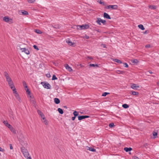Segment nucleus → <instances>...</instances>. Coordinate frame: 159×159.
I'll return each mask as SVG.
<instances>
[{
  "label": "nucleus",
  "instance_id": "f03ea898",
  "mask_svg": "<svg viewBox=\"0 0 159 159\" xmlns=\"http://www.w3.org/2000/svg\"><path fill=\"white\" fill-rule=\"evenodd\" d=\"M21 150L24 157L27 159H31V158L29 155V154L27 150L24 147L21 148Z\"/></svg>",
  "mask_w": 159,
  "mask_h": 159
},
{
  "label": "nucleus",
  "instance_id": "79ce46f5",
  "mask_svg": "<svg viewBox=\"0 0 159 159\" xmlns=\"http://www.w3.org/2000/svg\"><path fill=\"white\" fill-rule=\"evenodd\" d=\"M33 46L34 48L35 49H36L38 51L39 50V48H38L37 46H36V45H34Z\"/></svg>",
  "mask_w": 159,
  "mask_h": 159
},
{
  "label": "nucleus",
  "instance_id": "1a4fd4ad",
  "mask_svg": "<svg viewBox=\"0 0 159 159\" xmlns=\"http://www.w3.org/2000/svg\"><path fill=\"white\" fill-rule=\"evenodd\" d=\"M106 8L110 10H116L118 8V6L117 5H109L106 7Z\"/></svg>",
  "mask_w": 159,
  "mask_h": 159
},
{
  "label": "nucleus",
  "instance_id": "ddd939ff",
  "mask_svg": "<svg viewBox=\"0 0 159 159\" xmlns=\"http://www.w3.org/2000/svg\"><path fill=\"white\" fill-rule=\"evenodd\" d=\"M89 117V116H78V119L79 120H80L83 119H84L86 118H88Z\"/></svg>",
  "mask_w": 159,
  "mask_h": 159
},
{
  "label": "nucleus",
  "instance_id": "13d9d810",
  "mask_svg": "<svg viewBox=\"0 0 159 159\" xmlns=\"http://www.w3.org/2000/svg\"><path fill=\"white\" fill-rule=\"evenodd\" d=\"M157 84H159V82L157 83Z\"/></svg>",
  "mask_w": 159,
  "mask_h": 159
},
{
  "label": "nucleus",
  "instance_id": "4be33fe9",
  "mask_svg": "<svg viewBox=\"0 0 159 159\" xmlns=\"http://www.w3.org/2000/svg\"><path fill=\"white\" fill-rule=\"evenodd\" d=\"M131 94L134 96H138L139 95V93L134 91H132L130 93Z\"/></svg>",
  "mask_w": 159,
  "mask_h": 159
},
{
  "label": "nucleus",
  "instance_id": "c756f323",
  "mask_svg": "<svg viewBox=\"0 0 159 159\" xmlns=\"http://www.w3.org/2000/svg\"><path fill=\"white\" fill-rule=\"evenodd\" d=\"M113 61L118 63L120 64L122 63V62L120 60L117 59H114L113 60Z\"/></svg>",
  "mask_w": 159,
  "mask_h": 159
},
{
  "label": "nucleus",
  "instance_id": "58836bf2",
  "mask_svg": "<svg viewBox=\"0 0 159 159\" xmlns=\"http://www.w3.org/2000/svg\"><path fill=\"white\" fill-rule=\"evenodd\" d=\"M109 93H107V92H105L102 93V96L105 97L106 96L107 94H109Z\"/></svg>",
  "mask_w": 159,
  "mask_h": 159
},
{
  "label": "nucleus",
  "instance_id": "37998d69",
  "mask_svg": "<svg viewBox=\"0 0 159 159\" xmlns=\"http://www.w3.org/2000/svg\"><path fill=\"white\" fill-rule=\"evenodd\" d=\"M114 126V124L113 123H111L109 125V126L111 127H112Z\"/></svg>",
  "mask_w": 159,
  "mask_h": 159
},
{
  "label": "nucleus",
  "instance_id": "20e7f679",
  "mask_svg": "<svg viewBox=\"0 0 159 159\" xmlns=\"http://www.w3.org/2000/svg\"><path fill=\"white\" fill-rule=\"evenodd\" d=\"M77 27L78 30H80L87 29L89 27V26L88 25L84 24L82 25H78Z\"/></svg>",
  "mask_w": 159,
  "mask_h": 159
},
{
  "label": "nucleus",
  "instance_id": "3c124183",
  "mask_svg": "<svg viewBox=\"0 0 159 159\" xmlns=\"http://www.w3.org/2000/svg\"><path fill=\"white\" fill-rule=\"evenodd\" d=\"M150 47V45H147L145 46L146 48H149Z\"/></svg>",
  "mask_w": 159,
  "mask_h": 159
},
{
  "label": "nucleus",
  "instance_id": "ea45409f",
  "mask_svg": "<svg viewBox=\"0 0 159 159\" xmlns=\"http://www.w3.org/2000/svg\"><path fill=\"white\" fill-rule=\"evenodd\" d=\"M57 79V78L56 76L55 75H53L52 77V80H54Z\"/></svg>",
  "mask_w": 159,
  "mask_h": 159
},
{
  "label": "nucleus",
  "instance_id": "bb28decb",
  "mask_svg": "<svg viewBox=\"0 0 159 159\" xmlns=\"http://www.w3.org/2000/svg\"><path fill=\"white\" fill-rule=\"evenodd\" d=\"M149 8L151 9H156L157 8V7L153 5H150L149 6Z\"/></svg>",
  "mask_w": 159,
  "mask_h": 159
},
{
  "label": "nucleus",
  "instance_id": "39448f33",
  "mask_svg": "<svg viewBox=\"0 0 159 159\" xmlns=\"http://www.w3.org/2000/svg\"><path fill=\"white\" fill-rule=\"evenodd\" d=\"M13 93L14 94V96H15L16 99L19 102H21L20 98L18 94L17 93L16 88H14L13 89H12Z\"/></svg>",
  "mask_w": 159,
  "mask_h": 159
},
{
  "label": "nucleus",
  "instance_id": "2eb2a0df",
  "mask_svg": "<svg viewBox=\"0 0 159 159\" xmlns=\"http://www.w3.org/2000/svg\"><path fill=\"white\" fill-rule=\"evenodd\" d=\"M19 13L20 15H26L28 14V13L27 11H25L21 10L19 11Z\"/></svg>",
  "mask_w": 159,
  "mask_h": 159
},
{
  "label": "nucleus",
  "instance_id": "c85d7f7f",
  "mask_svg": "<svg viewBox=\"0 0 159 159\" xmlns=\"http://www.w3.org/2000/svg\"><path fill=\"white\" fill-rule=\"evenodd\" d=\"M116 72L118 74H123L124 73V71L119 70H116Z\"/></svg>",
  "mask_w": 159,
  "mask_h": 159
},
{
  "label": "nucleus",
  "instance_id": "473e14b6",
  "mask_svg": "<svg viewBox=\"0 0 159 159\" xmlns=\"http://www.w3.org/2000/svg\"><path fill=\"white\" fill-rule=\"evenodd\" d=\"M122 107L124 108H127L129 107V106H128V105L126 104H125L122 105Z\"/></svg>",
  "mask_w": 159,
  "mask_h": 159
},
{
  "label": "nucleus",
  "instance_id": "5fc2aeb1",
  "mask_svg": "<svg viewBox=\"0 0 159 159\" xmlns=\"http://www.w3.org/2000/svg\"><path fill=\"white\" fill-rule=\"evenodd\" d=\"M149 72L150 74H152V72L151 71H150V70L149 71Z\"/></svg>",
  "mask_w": 159,
  "mask_h": 159
},
{
  "label": "nucleus",
  "instance_id": "8fccbe9b",
  "mask_svg": "<svg viewBox=\"0 0 159 159\" xmlns=\"http://www.w3.org/2000/svg\"><path fill=\"white\" fill-rule=\"evenodd\" d=\"M10 149H13V147L11 145V144H10Z\"/></svg>",
  "mask_w": 159,
  "mask_h": 159
},
{
  "label": "nucleus",
  "instance_id": "7c9ffc66",
  "mask_svg": "<svg viewBox=\"0 0 159 159\" xmlns=\"http://www.w3.org/2000/svg\"><path fill=\"white\" fill-rule=\"evenodd\" d=\"M57 111H58V112L61 114H63V110L60 108H58Z\"/></svg>",
  "mask_w": 159,
  "mask_h": 159
},
{
  "label": "nucleus",
  "instance_id": "9b49d317",
  "mask_svg": "<svg viewBox=\"0 0 159 159\" xmlns=\"http://www.w3.org/2000/svg\"><path fill=\"white\" fill-rule=\"evenodd\" d=\"M131 88L134 90H139V89L140 88V86L135 84H132L131 85Z\"/></svg>",
  "mask_w": 159,
  "mask_h": 159
},
{
  "label": "nucleus",
  "instance_id": "49530a36",
  "mask_svg": "<svg viewBox=\"0 0 159 159\" xmlns=\"http://www.w3.org/2000/svg\"><path fill=\"white\" fill-rule=\"evenodd\" d=\"M133 159H139L138 157L136 156H134L133 157Z\"/></svg>",
  "mask_w": 159,
  "mask_h": 159
},
{
  "label": "nucleus",
  "instance_id": "f3484780",
  "mask_svg": "<svg viewBox=\"0 0 159 159\" xmlns=\"http://www.w3.org/2000/svg\"><path fill=\"white\" fill-rule=\"evenodd\" d=\"M10 130L11 132L13 134H16V131L15 129L13 128L11 125L8 128Z\"/></svg>",
  "mask_w": 159,
  "mask_h": 159
},
{
  "label": "nucleus",
  "instance_id": "de8ad7c7",
  "mask_svg": "<svg viewBox=\"0 0 159 159\" xmlns=\"http://www.w3.org/2000/svg\"><path fill=\"white\" fill-rule=\"evenodd\" d=\"M148 30L145 31L144 32H143V34H146L148 33Z\"/></svg>",
  "mask_w": 159,
  "mask_h": 159
},
{
  "label": "nucleus",
  "instance_id": "2f4dec72",
  "mask_svg": "<svg viewBox=\"0 0 159 159\" xmlns=\"http://www.w3.org/2000/svg\"><path fill=\"white\" fill-rule=\"evenodd\" d=\"M34 31L35 33L38 34H41L42 33V32L39 30H35Z\"/></svg>",
  "mask_w": 159,
  "mask_h": 159
},
{
  "label": "nucleus",
  "instance_id": "a211bd4d",
  "mask_svg": "<svg viewBox=\"0 0 159 159\" xmlns=\"http://www.w3.org/2000/svg\"><path fill=\"white\" fill-rule=\"evenodd\" d=\"M131 61L134 65H136L139 62V61L136 59L131 60Z\"/></svg>",
  "mask_w": 159,
  "mask_h": 159
},
{
  "label": "nucleus",
  "instance_id": "c03bdc74",
  "mask_svg": "<svg viewBox=\"0 0 159 159\" xmlns=\"http://www.w3.org/2000/svg\"><path fill=\"white\" fill-rule=\"evenodd\" d=\"M123 64L125 65V67H128V65L126 63H124Z\"/></svg>",
  "mask_w": 159,
  "mask_h": 159
},
{
  "label": "nucleus",
  "instance_id": "6ab92c4d",
  "mask_svg": "<svg viewBox=\"0 0 159 159\" xmlns=\"http://www.w3.org/2000/svg\"><path fill=\"white\" fill-rule=\"evenodd\" d=\"M103 17L105 18H106L107 19H110L111 17L110 16L106 13H104L103 14Z\"/></svg>",
  "mask_w": 159,
  "mask_h": 159
},
{
  "label": "nucleus",
  "instance_id": "4c0bfd02",
  "mask_svg": "<svg viewBox=\"0 0 159 159\" xmlns=\"http://www.w3.org/2000/svg\"><path fill=\"white\" fill-rule=\"evenodd\" d=\"M82 38H85V39H89V37L86 35V34H85L84 36H83V37H82Z\"/></svg>",
  "mask_w": 159,
  "mask_h": 159
},
{
  "label": "nucleus",
  "instance_id": "aec40b11",
  "mask_svg": "<svg viewBox=\"0 0 159 159\" xmlns=\"http://www.w3.org/2000/svg\"><path fill=\"white\" fill-rule=\"evenodd\" d=\"M38 113L41 118L45 116L43 114L40 110H38Z\"/></svg>",
  "mask_w": 159,
  "mask_h": 159
},
{
  "label": "nucleus",
  "instance_id": "f257e3e1",
  "mask_svg": "<svg viewBox=\"0 0 159 159\" xmlns=\"http://www.w3.org/2000/svg\"><path fill=\"white\" fill-rule=\"evenodd\" d=\"M4 74L6 78V81L10 88L12 89L15 88L14 83L9 74L7 72L5 71L4 73Z\"/></svg>",
  "mask_w": 159,
  "mask_h": 159
},
{
  "label": "nucleus",
  "instance_id": "864d4df0",
  "mask_svg": "<svg viewBox=\"0 0 159 159\" xmlns=\"http://www.w3.org/2000/svg\"><path fill=\"white\" fill-rule=\"evenodd\" d=\"M47 76L48 77H49L50 76V74H48L47 75Z\"/></svg>",
  "mask_w": 159,
  "mask_h": 159
},
{
  "label": "nucleus",
  "instance_id": "09e8293b",
  "mask_svg": "<svg viewBox=\"0 0 159 159\" xmlns=\"http://www.w3.org/2000/svg\"><path fill=\"white\" fill-rule=\"evenodd\" d=\"M75 116H74V117H72L71 119H72V120H75Z\"/></svg>",
  "mask_w": 159,
  "mask_h": 159
},
{
  "label": "nucleus",
  "instance_id": "412c9836",
  "mask_svg": "<svg viewBox=\"0 0 159 159\" xmlns=\"http://www.w3.org/2000/svg\"><path fill=\"white\" fill-rule=\"evenodd\" d=\"M86 149L87 150H89L92 151V152H96L95 149L93 148H92L89 147L88 146H87L86 147Z\"/></svg>",
  "mask_w": 159,
  "mask_h": 159
},
{
  "label": "nucleus",
  "instance_id": "f704fd0d",
  "mask_svg": "<svg viewBox=\"0 0 159 159\" xmlns=\"http://www.w3.org/2000/svg\"><path fill=\"white\" fill-rule=\"evenodd\" d=\"M89 66H92V67H98V65L97 64H90L89 65Z\"/></svg>",
  "mask_w": 159,
  "mask_h": 159
},
{
  "label": "nucleus",
  "instance_id": "a19ab883",
  "mask_svg": "<svg viewBox=\"0 0 159 159\" xmlns=\"http://www.w3.org/2000/svg\"><path fill=\"white\" fill-rule=\"evenodd\" d=\"M98 2L100 4H102V5H104V2H102L101 0H98Z\"/></svg>",
  "mask_w": 159,
  "mask_h": 159
},
{
  "label": "nucleus",
  "instance_id": "cd10ccee",
  "mask_svg": "<svg viewBox=\"0 0 159 159\" xmlns=\"http://www.w3.org/2000/svg\"><path fill=\"white\" fill-rule=\"evenodd\" d=\"M138 27L142 30H144L145 29L143 25H138Z\"/></svg>",
  "mask_w": 159,
  "mask_h": 159
},
{
  "label": "nucleus",
  "instance_id": "9d476101",
  "mask_svg": "<svg viewBox=\"0 0 159 159\" xmlns=\"http://www.w3.org/2000/svg\"><path fill=\"white\" fill-rule=\"evenodd\" d=\"M41 84H43V85L44 88L48 89H50L51 85L49 84L42 82L41 83Z\"/></svg>",
  "mask_w": 159,
  "mask_h": 159
},
{
  "label": "nucleus",
  "instance_id": "5701e85b",
  "mask_svg": "<svg viewBox=\"0 0 159 159\" xmlns=\"http://www.w3.org/2000/svg\"><path fill=\"white\" fill-rule=\"evenodd\" d=\"M54 102L56 104H58L60 103V100L57 98H55L54 99Z\"/></svg>",
  "mask_w": 159,
  "mask_h": 159
},
{
  "label": "nucleus",
  "instance_id": "393cba45",
  "mask_svg": "<svg viewBox=\"0 0 159 159\" xmlns=\"http://www.w3.org/2000/svg\"><path fill=\"white\" fill-rule=\"evenodd\" d=\"M124 150L126 152H128V151H130L132 150V148H124Z\"/></svg>",
  "mask_w": 159,
  "mask_h": 159
},
{
  "label": "nucleus",
  "instance_id": "a18cd8bd",
  "mask_svg": "<svg viewBox=\"0 0 159 159\" xmlns=\"http://www.w3.org/2000/svg\"><path fill=\"white\" fill-rule=\"evenodd\" d=\"M153 135L154 136H156L157 135V133L156 132H154L153 133Z\"/></svg>",
  "mask_w": 159,
  "mask_h": 159
},
{
  "label": "nucleus",
  "instance_id": "f8f14e48",
  "mask_svg": "<svg viewBox=\"0 0 159 159\" xmlns=\"http://www.w3.org/2000/svg\"><path fill=\"white\" fill-rule=\"evenodd\" d=\"M66 42L68 45L70 46H74L75 45V43H74L71 42L69 39L66 40Z\"/></svg>",
  "mask_w": 159,
  "mask_h": 159
},
{
  "label": "nucleus",
  "instance_id": "603ef678",
  "mask_svg": "<svg viewBox=\"0 0 159 159\" xmlns=\"http://www.w3.org/2000/svg\"><path fill=\"white\" fill-rule=\"evenodd\" d=\"M102 46L103 47V48H104L106 47V45L105 44H102Z\"/></svg>",
  "mask_w": 159,
  "mask_h": 159
},
{
  "label": "nucleus",
  "instance_id": "4d7b16f0",
  "mask_svg": "<svg viewBox=\"0 0 159 159\" xmlns=\"http://www.w3.org/2000/svg\"><path fill=\"white\" fill-rule=\"evenodd\" d=\"M2 148L0 147V151H2Z\"/></svg>",
  "mask_w": 159,
  "mask_h": 159
},
{
  "label": "nucleus",
  "instance_id": "b1692460",
  "mask_svg": "<svg viewBox=\"0 0 159 159\" xmlns=\"http://www.w3.org/2000/svg\"><path fill=\"white\" fill-rule=\"evenodd\" d=\"M3 123L8 128L10 127L11 125L10 124H8L7 121H3Z\"/></svg>",
  "mask_w": 159,
  "mask_h": 159
},
{
  "label": "nucleus",
  "instance_id": "c9c22d12",
  "mask_svg": "<svg viewBox=\"0 0 159 159\" xmlns=\"http://www.w3.org/2000/svg\"><path fill=\"white\" fill-rule=\"evenodd\" d=\"M22 83L24 88L27 87L26 82L24 81H23Z\"/></svg>",
  "mask_w": 159,
  "mask_h": 159
},
{
  "label": "nucleus",
  "instance_id": "7ed1b4c3",
  "mask_svg": "<svg viewBox=\"0 0 159 159\" xmlns=\"http://www.w3.org/2000/svg\"><path fill=\"white\" fill-rule=\"evenodd\" d=\"M3 20L7 23L9 24L12 23H13V20L12 18H10L8 16H5L3 18Z\"/></svg>",
  "mask_w": 159,
  "mask_h": 159
},
{
  "label": "nucleus",
  "instance_id": "e433bc0d",
  "mask_svg": "<svg viewBox=\"0 0 159 159\" xmlns=\"http://www.w3.org/2000/svg\"><path fill=\"white\" fill-rule=\"evenodd\" d=\"M35 0H28V2L29 3H33L34 2Z\"/></svg>",
  "mask_w": 159,
  "mask_h": 159
},
{
  "label": "nucleus",
  "instance_id": "423d86ee",
  "mask_svg": "<svg viewBox=\"0 0 159 159\" xmlns=\"http://www.w3.org/2000/svg\"><path fill=\"white\" fill-rule=\"evenodd\" d=\"M27 97L28 98L31 103L33 104H35V102L34 101V97L31 93L27 94Z\"/></svg>",
  "mask_w": 159,
  "mask_h": 159
},
{
  "label": "nucleus",
  "instance_id": "0eeeda50",
  "mask_svg": "<svg viewBox=\"0 0 159 159\" xmlns=\"http://www.w3.org/2000/svg\"><path fill=\"white\" fill-rule=\"evenodd\" d=\"M96 22L99 25H101V23L103 25H105L106 24V21L105 20H102L100 18H98L97 19Z\"/></svg>",
  "mask_w": 159,
  "mask_h": 159
},
{
  "label": "nucleus",
  "instance_id": "dca6fc26",
  "mask_svg": "<svg viewBox=\"0 0 159 159\" xmlns=\"http://www.w3.org/2000/svg\"><path fill=\"white\" fill-rule=\"evenodd\" d=\"M65 66L66 69L69 72H70L72 71V69L68 64H66Z\"/></svg>",
  "mask_w": 159,
  "mask_h": 159
},
{
  "label": "nucleus",
  "instance_id": "a878e982",
  "mask_svg": "<svg viewBox=\"0 0 159 159\" xmlns=\"http://www.w3.org/2000/svg\"><path fill=\"white\" fill-rule=\"evenodd\" d=\"M24 89H25V90L26 91V93L27 94L31 93L29 91V89H28L27 87L25 88Z\"/></svg>",
  "mask_w": 159,
  "mask_h": 159
},
{
  "label": "nucleus",
  "instance_id": "6e6d98bb",
  "mask_svg": "<svg viewBox=\"0 0 159 159\" xmlns=\"http://www.w3.org/2000/svg\"><path fill=\"white\" fill-rule=\"evenodd\" d=\"M80 66L81 67H83V66L82 64H80Z\"/></svg>",
  "mask_w": 159,
  "mask_h": 159
},
{
  "label": "nucleus",
  "instance_id": "6e6552de",
  "mask_svg": "<svg viewBox=\"0 0 159 159\" xmlns=\"http://www.w3.org/2000/svg\"><path fill=\"white\" fill-rule=\"evenodd\" d=\"M18 49H20L22 52H24L27 55H29L30 54L29 50L25 48H21L20 47H19Z\"/></svg>",
  "mask_w": 159,
  "mask_h": 159
},
{
  "label": "nucleus",
  "instance_id": "4468645a",
  "mask_svg": "<svg viewBox=\"0 0 159 159\" xmlns=\"http://www.w3.org/2000/svg\"><path fill=\"white\" fill-rule=\"evenodd\" d=\"M41 120L45 125H47L48 124V122L47 120L46 119L45 117H44L41 118Z\"/></svg>",
  "mask_w": 159,
  "mask_h": 159
},
{
  "label": "nucleus",
  "instance_id": "72a5a7b5",
  "mask_svg": "<svg viewBox=\"0 0 159 159\" xmlns=\"http://www.w3.org/2000/svg\"><path fill=\"white\" fill-rule=\"evenodd\" d=\"M73 115H74V116L76 117V116H78V112H77L76 111H75L73 113Z\"/></svg>",
  "mask_w": 159,
  "mask_h": 159
}]
</instances>
